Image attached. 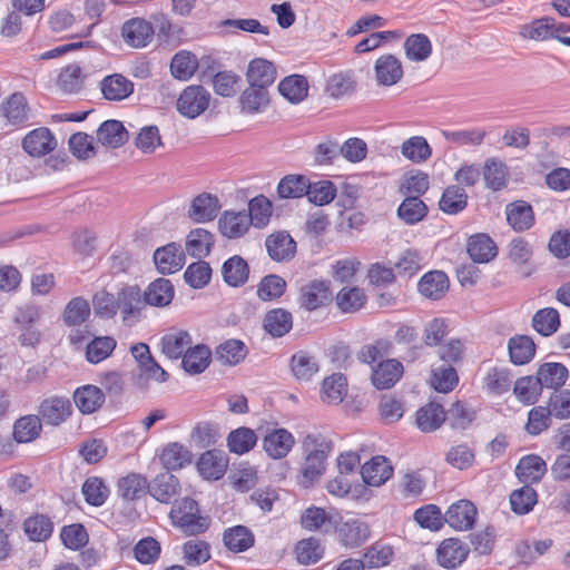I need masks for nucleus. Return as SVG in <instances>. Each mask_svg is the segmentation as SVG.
Wrapping results in <instances>:
<instances>
[{"mask_svg":"<svg viewBox=\"0 0 570 570\" xmlns=\"http://www.w3.org/2000/svg\"><path fill=\"white\" fill-rule=\"evenodd\" d=\"M302 449L304 462L299 471V484L309 488L324 474L334 443L322 433H308L302 440Z\"/></svg>","mask_w":570,"mask_h":570,"instance_id":"obj_1","label":"nucleus"},{"mask_svg":"<svg viewBox=\"0 0 570 570\" xmlns=\"http://www.w3.org/2000/svg\"><path fill=\"white\" fill-rule=\"evenodd\" d=\"M169 519L174 527L180 529L187 535H198L206 532L210 525V519L203 515L199 504L190 497L175 499L171 502Z\"/></svg>","mask_w":570,"mask_h":570,"instance_id":"obj_2","label":"nucleus"},{"mask_svg":"<svg viewBox=\"0 0 570 570\" xmlns=\"http://www.w3.org/2000/svg\"><path fill=\"white\" fill-rule=\"evenodd\" d=\"M210 94L203 86L191 85L179 95L176 107L178 112L189 119L202 115L209 106Z\"/></svg>","mask_w":570,"mask_h":570,"instance_id":"obj_3","label":"nucleus"},{"mask_svg":"<svg viewBox=\"0 0 570 570\" xmlns=\"http://www.w3.org/2000/svg\"><path fill=\"white\" fill-rule=\"evenodd\" d=\"M72 404L66 396L52 395L38 405V415L49 426H60L72 415Z\"/></svg>","mask_w":570,"mask_h":570,"instance_id":"obj_4","label":"nucleus"},{"mask_svg":"<svg viewBox=\"0 0 570 570\" xmlns=\"http://www.w3.org/2000/svg\"><path fill=\"white\" fill-rule=\"evenodd\" d=\"M337 542L346 549L361 547L371 535L370 527L360 519L341 520L334 530Z\"/></svg>","mask_w":570,"mask_h":570,"instance_id":"obj_5","label":"nucleus"},{"mask_svg":"<svg viewBox=\"0 0 570 570\" xmlns=\"http://www.w3.org/2000/svg\"><path fill=\"white\" fill-rule=\"evenodd\" d=\"M294 445V435L284 428L268 429L262 440L263 450L273 460L286 458Z\"/></svg>","mask_w":570,"mask_h":570,"instance_id":"obj_6","label":"nucleus"},{"mask_svg":"<svg viewBox=\"0 0 570 570\" xmlns=\"http://www.w3.org/2000/svg\"><path fill=\"white\" fill-rule=\"evenodd\" d=\"M155 35L153 24L144 18H131L121 26V37L132 48H145Z\"/></svg>","mask_w":570,"mask_h":570,"instance_id":"obj_7","label":"nucleus"},{"mask_svg":"<svg viewBox=\"0 0 570 570\" xmlns=\"http://www.w3.org/2000/svg\"><path fill=\"white\" fill-rule=\"evenodd\" d=\"M117 304L124 323L128 325L139 321L141 309L146 305L138 286H126L120 289L117 294Z\"/></svg>","mask_w":570,"mask_h":570,"instance_id":"obj_8","label":"nucleus"},{"mask_svg":"<svg viewBox=\"0 0 570 570\" xmlns=\"http://www.w3.org/2000/svg\"><path fill=\"white\" fill-rule=\"evenodd\" d=\"M154 263L163 275L174 274L185 265V253L181 245L175 242L157 248L154 253Z\"/></svg>","mask_w":570,"mask_h":570,"instance_id":"obj_9","label":"nucleus"},{"mask_svg":"<svg viewBox=\"0 0 570 570\" xmlns=\"http://www.w3.org/2000/svg\"><path fill=\"white\" fill-rule=\"evenodd\" d=\"M469 547L458 538L444 539L436 549L438 563L445 569H456L468 558Z\"/></svg>","mask_w":570,"mask_h":570,"instance_id":"obj_10","label":"nucleus"},{"mask_svg":"<svg viewBox=\"0 0 570 570\" xmlns=\"http://www.w3.org/2000/svg\"><path fill=\"white\" fill-rule=\"evenodd\" d=\"M476 514V507L471 501L459 500L449 507L444 520L454 530L466 531L473 528Z\"/></svg>","mask_w":570,"mask_h":570,"instance_id":"obj_11","label":"nucleus"},{"mask_svg":"<svg viewBox=\"0 0 570 570\" xmlns=\"http://www.w3.org/2000/svg\"><path fill=\"white\" fill-rule=\"evenodd\" d=\"M265 247L271 259L277 263L289 262L296 254V242L286 230L268 235Z\"/></svg>","mask_w":570,"mask_h":570,"instance_id":"obj_12","label":"nucleus"},{"mask_svg":"<svg viewBox=\"0 0 570 570\" xmlns=\"http://www.w3.org/2000/svg\"><path fill=\"white\" fill-rule=\"evenodd\" d=\"M57 147V139L49 128L39 127L31 130L22 140L23 150L32 157L45 156Z\"/></svg>","mask_w":570,"mask_h":570,"instance_id":"obj_13","label":"nucleus"},{"mask_svg":"<svg viewBox=\"0 0 570 570\" xmlns=\"http://www.w3.org/2000/svg\"><path fill=\"white\" fill-rule=\"evenodd\" d=\"M180 482L177 476L166 471L149 482V494L164 504L171 503L180 494Z\"/></svg>","mask_w":570,"mask_h":570,"instance_id":"obj_14","label":"nucleus"},{"mask_svg":"<svg viewBox=\"0 0 570 570\" xmlns=\"http://www.w3.org/2000/svg\"><path fill=\"white\" fill-rule=\"evenodd\" d=\"M217 225L219 233L224 237L236 239L243 237L252 224L246 210H225L220 215Z\"/></svg>","mask_w":570,"mask_h":570,"instance_id":"obj_15","label":"nucleus"},{"mask_svg":"<svg viewBox=\"0 0 570 570\" xmlns=\"http://www.w3.org/2000/svg\"><path fill=\"white\" fill-rule=\"evenodd\" d=\"M99 88L106 100L121 101L132 95L135 85L122 73H111L101 79Z\"/></svg>","mask_w":570,"mask_h":570,"instance_id":"obj_16","label":"nucleus"},{"mask_svg":"<svg viewBox=\"0 0 570 570\" xmlns=\"http://www.w3.org/2000/svg\"><path fill=\"white\" fill-rule=\"evenodd\" d=\"M72 400L79 412L88 415L97 412L104 405L106 395L100 387L86 384L75 390Z\"/></svg>","mask_w":570,"mask_h":570,"instance_id":"obj_17","label":"nucleus"},{"mask_svg":"<svg viewBox=\"0 0 570 570\" xmlns=\"http://www.w3.org/2000/svg\"><path fill=\"white\" fill-rule=\"evenodd\" d=\"M220 209L217 196L209 193L197 195L188 209V217L195 223H208L216 218Z\"/></svg>","mask_w":570,"mask_h":570,"instance_id":"obj_18","label":"nucleus"},{"mask_svg":"<svg viewBox=\"0 0 570 570\" xmlns=\"http://www.w3.org/2000/svg\"><path fill=\"white\" fill-rule=\"evenodd\" d=\"M402 363L395 358H387L372 367L371 381L376 389L387 390L402 377Z\"/></svg>","mask_w":570,"mask_h":570,"instance_id":"obj_19","label":"nucleus"},{"mask_svg":"<svg viewBox=\"0 0 570 570\" xmlns=\"http://www.w3.org/2000/svg\"><path fill=\"white\" fill-rule=\"evenodd\" d=\"M330 282L314 279L303 286L299 295L301 307L306 311H315L330 301Z\"/></svg>","mask_w":570,"mask_h":570,"instance_id":"obj_20","label":"nucleus"},{"mask_svg":"<svg viewBox=\"0 0 570 570\" xmlns=\"http://www.w3.org/2000/svg\"><path fill=\"white\" fill-rule=\"evenodd\" d=\"M546 473V461L537 454L522 456L515 466V475L524 485L539 483Z\"/></svg>","mask_w":570,"mask_h":570,"instance_id":"obj_21","label":"nucleus"},{"mask_svg":"<svg viewBox=\"0 0 570 570\" xmlns=\"http://www.w3.org/2000/svg\"><path fill=\"white\" fill-rule=\"evenodd\" d=\"M361 475L366 484L380 487L393 475V466L387 458L376 455L362 466Z\"/></svg>","mask_w":570,"mask_h":570,"instance_id":"obj_22","label":"nucleus"},{"mask_svg":"<svg viewBox=\"0 0 570 570\" xmlns=\"http://www.w3.org/2000/svg\"><path fill=\"white\" fill-rule=\"evenodd\" d=\"M227 465V455L223 451L215 449L204 452L197 462L200 475L207 480H219L223 478Z\"/></svg>","mask_w":570,"mask_h":570,"instance_id":"obj_23","label":"nucleus"},{"mask_svg":"<svg viewBox=\"0 0 570 570\" xmlns=\"http://www.w3.org/2000/svg\"><path fill=\"white\" fill-rule=\"evenodd\" d=\"M505 215L508 224L518 233L530 229L535 223L533 208L525 200H515L508 204Z\"/></svg>","mask_w":570,"mask_h":570,"instance_id":"obj_24","label":"nucleus"},{"mask_svg":"<svg viewBox=\"0 0 570 570\" xmlns=\"http://www.w3.org/2000/svg\"><path fill=\"white\" fill-rule=\"evenodd\" d=\"M249 273V265L240 255H233L222 265L223 279L229 287L244 286L248 282Z\"/></svg>","mask_w":570,"mask_h":570,"instance_id":"obj_25","label":"nucleus"},{"mask_svg":"<svg viewBox=\"0 0 570 570\" xmlns=\"http://www.w3.org/2000/svg\"><path fill=\"white\" fill-rule=\"evenodd\" d=\"M482 176L487 188L500 191L507 187L510 171L505 163L497 157H490L483 164Z\"/></svg>","mask_w":570,"mask_h":570,"instance_id":"obj_26","label":"nucleus"},{"mask_svg":"<svg viewBox=\"0 0 570 570\" xmlns=\"http://www.w3.org/2000/svg\"><path fill=\"white\" fill-rule=\"evenodd\" d=\"M293 327V315L289 311L276 307L267 311L263 317L264 331L274 338L285 336Z\"/></svg>","mask_w":570,"mask_h":570,"instance_id":"obj_27","label":"nucleus"},{"mask_svg":"<svg viewBox=\"0 0 570 570\" xmlns=\"http://www.w3.org/2000/svg\"><path fill=\"white\" fill-rule=\"evenodd\" d=\"M376 81L381 86H393L403 77L401 61L391 53L381 56L374 66Z\"/></svg>","mask_w":570,"mask_h":570,"instance_id":"obj_28","label":"nucleus"},{"mask_svg":"<svg viewBox=\"0 0 570 570\" xmlns=\"http://www.w3.org/2000/svg\"><path fill=\"white\" fill-rule=\"evenodd\" d=\"M466 250L474 263H489L498 255V247L487 234H475L468 239Z\"/></svg>","mask_w":570,"mask_h":570,"instance_id":"obj_29","label":"nucleus"},{"mask_svg":"<svg viewBox=\"0 0 570 570\" xmlns=\"http://www.w3.org/2000/svg\"><path fill=\"white\" fill-rule=\"evenodd\" d=\"M191 343V336L187 331L177 330L165 334L160 338L159 346L168 358L178 360L184 357Z\"/></svg>","mask_w":570,"mask_h":570,"instance_id":"obj_30","label":"nucleus"},{"mask_svg":"<svg viewBox=\"0 0 570 570\" xmlns=\"http://www.w3.org/2000/svg\"><path fill=\"white\" fill-rule=\"evenodd\" d=\"M449 277L442 271H431L424 274L419 284V292L430 299L442 298L449 289Z\"/></svg>","mask_w":570,"mask_h":570,"instance_id":"obj_31","label":"nucleus"},{"mask_svg":"<svg viewBox=\"0 0 570 570\" xmlns=\"http://www.w3.org/2000/svg\"><path fill=\"white\" fill-rule=\"evenodd\" d=\"M246 77L250 86L268 88L276 79V68L267 59L255 58L248 65Z\"/></svg>","mask_w":570,"mask_h":570,"instance_id":"obj_32","label":"nucleus"},{"mask_svg":"<svg viewBox=\"0 0 570 570\" xmlns=\"http://www.w3.org/2000/svg\"><path fill=\"white\" fill-rule=\"evenodd\" d=\"M175 295V288L171 281L159 277L151 282L144 292L146 305L164 307L170 304Z\"/></svg>","mask_w":570,"mask_h":570,"instance_id":"obj_33","label":"nucleus"},{"mask_svg":"<svg viewBox=\"0 0 570 570\" xmlns=\"http://www.w3.org/2000/svg\"><path fill=\"white\" fill-rule=\"evenodd\" d=\"M129 135L121 121L109 119L97 129L98 141L110 148H119L128 141Z\"/></svg>","mask_w":570,"mask_h":570,"instance_id":"obj_34","label":"nucleus"},{"mask_svg":"<svg viewBox=\"0 0 570 570\" xmlns=\"http://www.w3.org/2000/svg\"><path fill=\"white\" fill-rule=\"evenodd\" d=\"M42 426L41 419L38 414L20 416L13 423V439L17 443L33 442L41 435Z\"/></svg>","mask_w":570,"mask_h":570,"instance_id":"obj_35","label":"nucleus"},{"mask_svg":"<svg viewBox=\"0 0 570 570\" xmlns=\"http://www.w3.org/2000/svg\"><path fill=\"white\" fill-rule=\"evenodd\" d=\"M446 419L443 406L436 402H429L416 411L415 422L422 432L438 430Z\"/></svg>","mask_w":570,"mask_h":570,"instance_id":"obj_36","label":"nucleus"},{"mask_svg":"<svg viewBox=\"0 0 570 570\" xmlns=\"http://www.w3.org/2000/svg\"><path fill=\"white\" fill-rule=\"evenodd\" d=\"M117 492L126 501H136L149 493V483L146 476L139 473H129L118 480Z\"/></svg>","mask_w":570,"mask_h":570,"instance_id":"obj_37","label":"nucleus"},{"mask_svg":"<svg viewBox=\"0 0 570 570\" xmlns=\"http://www.w3.org/2000/svg\"><path fill=\"white\" fill-rule=\"evenodd\" d=\"M309 189V179L302 174L285 175L278 181L276 193L281 199H296L306 196Z\"/></svg>","mask_w":570,"mask_h":570,"instance_id":"obj_38","label":"nucleus"},{"mask_svg":"<svg viewBox=\"0 0 570 570\" xmlns=\"http://www.w3.org/2000/svg\"><path fill=\"white\" fill-rule=\"evenodd\" d=\"M55 524L50 517L35 513L23 521V531L30 541L45 542L53 532Z\"/></svg>","mask_w":570,"mask_h":570,"instance_id":"obj_39","label":"nucleus"},{"mask_svg":"<svg viewBox=\"0 0 570 570\" xmlns=\"http://www.w3.org/2000/svg\"><path fill=\"white\" fill-rule=\"evenodd\" d=\"M223 542L229 551L240 553L247 551L254 546L255 535L249 528L245 525H235L224 531Z\"/></svg>","mask_w":570,"mask_h":570,"instance_id":"obj_40","label":"nucleus"},{"mask_svg":"<svg viewBox=\"0 0 570 570\" xmlns=\"http://www.w3.org/2000/svg\"><path fill=\"white\" fill-rule=\"evenodd\" d=\"M212 351L205 344L189 347L181 358L183 368L191 375L203 373L210 364Z\"/></svg>","mask_w":570,"mask_h":570,"instance_id":"obj_41","label":"nucleus"},{"mask_svg":"<svg viewBox=\"0 0 570 570\" xmlns=\"http://www.w3.org/2000/svg\"><path fill=\"white\" fill-rule=\"evenodd\" d=\"M469 196L465 189L459 185L448 186L439 200V208L448 215H458L468 206Z\"/></svg>","mask_w":570,"mask_h":570,"instance_id":"obj_42","label":"nucleus"},{"mask_svg":"<svg viewBox=\"0 0 570 570\" xmlns=\"http://www.w3.org/2000/svg\"><path fill=\"white\" fill-rule=\"evenodd\" d=\"M568 375L569 371L562 363L551 362L540 365L535 376L541 383V389L547 387L557 391L566 384Z\"/></svg>","mask_w":570,"mask_h":570,"instance_id":"obj_43","label":"nucleus"},{"mask_svg":"<svg viewBox=\"0 0 570 570\" xmlns=\"http://www.w3.org/2000/svg\"><path fill=\"white\" fill-rule=\"evenodd\" d=\"M214 243L215 237L209 230L195 228L187 235L186 249L190 256L200 259L209 255Z\"/></svg>","mask_w":570,"mask_h":570,"instance_id":"obj_44","label":"nucleus"},{"mask_svg":"<svg viewBox=\"0 0 570 570\" xmlns=\"http://www.w3.org/2000/svg\"><path fill=\"white\" fill-rule=\"evenodd\" d=\"M510 361L515 365L529 363L535 354V344L528 335H515L508 342Z\"/></svg>","mask_w":570,"mask_h":570,"instance_id":"obj_45","label":"nucleus"},{"mask_svg":"<svg viewBox=\"0 0 570 570\" xmlns=\"http://www.w3.org/2000/svg\"><path fill=\"white\" fill-rule=\"evenodd\" d=\"M426 204L417 196H407L397 207L399 218L406 225H415L428 215Z\"/></svg>","mask_w":570,"mask_h":570,"instance_id":"obj_46","label":"nucleus"},{"mask_svg":"<svg viewBox=\"0 0 570 570\" xmlns=\"http://www.w3.org/2000/svg\"><path fill=\"white\" fill-rule=\"evenodd\" d=\"M347 394V380L342 373L325 377L322 383L321 399L330 404H340Z\"/></svg>","mask_w":570,"mask_h":570,"instance_id":"obj_47","label":"nucleus"},{"mask_svg":"<svg viewBox=\"0 0 570 570\" xmlns=\"http://www.w3.org/2000/svg\"><path fill=\"white\" fill-rule=\"evenodd\" d=\"M394 340L397 344L407 346V351L403 356L404 361L414 362L421 356L423 346L419 343V334L415 327L407 324H400L395 332Z\"/></svg>","mask_w":570,"mask_h":570,"instance_id":"obj_48","label":"nucleus"},{"mask_svg":"<svg viewBox=\"0 0 570 570\" xmlns=\"http://www.w3.org/2000/svg\"><path fill=\"white\" fill-rule=\"evenodd\" d=\"M247 347L240 340H227L215 350V357L223 365L234 366L239 364L247 355Z\"/></svg>","mask_w":570,"mask_h":570,"instance_id":"obj_49","label":"nucleus"},{"mask_svg":"<svg viewBox=\"0 0 570 570\" xmlns=\"http://www.w3.org/2000/svg\"><path fill=\"white\" fill-rule=\"evenodd\" d=\"M287 288L286 281L277 274H268L257 284L256 295L262 302H274L281 298Z\"/></svg>","mask_w":570,"mask_h":570,"instance_id":"obj_50","label":"nucleus"},{"mask_svg":"<svg viewBox=\"0 0 570 570\" xmlns=\"http://www.w3.org/2000/svg\"><path fill=\"white\" fill-rule=\"evenodd\" d=\"M278 91L288 101L297 104L307 97L308 82L302 75H292L281 80Z\"/></svg>","mask_w":570,"mask_h":570,"instance_id":"obj_51","label":"nucleus"},{"mask_svg":"<svg viewBox=\"0 0 570 570\" xmlns=\"http://www.w3.org/2000/svg\"><path fill=\"white\" fill-rule=\"evenodd\" d=\"M242 111L257 114L268 106V90L265 87L250 86L243 91L239 98Z\"/></svg>","mask_w":570,"mask_h":570,"instance_id":"obj_52","label":"nucleus"},{"mask_svg":"<svg viewBox=\"0 0 570 570\" xmlns=\"http://www.w3.org/2000/svg\"><path fill=\"white\" fill-rule=\"evenodd\" d=\"M160 462L168 472L178 470L191 462V453L180 443H169L163 450Z\"/></svg>","mask_w":570,"mask_h":570,"instance_id":"obj_53","label":"nucleus"},{"mask_svg":"<svg viewBox=\"0 0 570 570\" xmlns=\"http://www.w3.org/2000/svg\"><path fill=\"white\" fill-rule=\"evenodd\" d=\"M404 50L409 60L425 61L432 53V42L424 33H413L405 39Z\"/></svg>","mask_w":570,"mask_h":570,"instance_id":"obj_54","label":"nucleus"},{"mask_svg":"<svg viewBox=\"0 0 570 570\" xmlns=\"http://www.w3.org/2000/svg\"><path fill=\"white\" fill-rule=\"evenodd\" d=\"M257 440L254 430L240 426L229 432L227 435V446L232 453L242 455L248 453L256 445Z\"/></svg>","mask_w":570,"mask_h":570,"instance_id":"obj_55","label":"nucleus"},{"mask_svg":"<svg viewBox=\"0 0 570 570\" xmlns=\"http://www.w3.org/2000/svg\"><path fill=\"white\" fill-rule=\"evenodd\" d=\"M220 438L219 425L214 422H199L190 433V443L197 449H207L217 443Z\"/></svg>","mask_w":570,"mask_h":570,"instance_id":"obj_56","label":"nucleus"},{"mask_svg":"<svg viewBox=\"0 0 570 570\" xmlns=\"http://www.w3.org/2000/svg\"><path fill=\"white\" fill-rule=\"evenodd\" d=\"M117 346L112 336H96L86 346V360L90 364H98L108 358Z\"/></svg>","mask_w":570,"mask_h":570,"instance_id":"obj_57","label":"nucleus"},{"mask_svg":"<svg viewBox=\"0 0 570 570\" xmlns=\"http://www.w3.org/2000/svg\"><path fill=\"white\" fill-rule=\"evenodd\" d=\"M401 153L412 163L422 164L432 156V148L424 137L413 136L403 141Z\"/></svg>","mask_w":570,"mask_h":570,"instance_id":"obj_58","label":"nucleus"},{"mask_svg":"<svg viewBox=\"0 0 570 570\" xmlns=\"http://www.w3.org/2000/svg\"><path fill=\"white\" fill-rule=\"evenodd\" d=\"M198 67L197 58L194 53L181 50L171 59L170 72L174 78L179 80H188L194 76Z\"/></svg>","mask_w":570,"mask_h":570,"instance_id":"obj_59","label":"nucleus"},{"mask_svg":"<svg viewBox=\"0 0 570 570\" xmlns=\"http://www.w3.org/2000/svg\"><path fill=\"white\" fill-rule=\"evenodd\" d=\"M291 370L299 381H309L318 372V364L306 351H298L291 357Z\"/></svg>","mask_w":570,"mask_h":570,"instance_id":"obj_60","label":"nucleus"},{"mask_svg":"<svg viewBox=\"0 0 570 570\" xmlns=\"http://www.w3.org/2000/svg\"><path fill=\"white\" fill-rule=\"evenodd\" d=\"M532 327L542 336H551L560 327V314L553 307L539 309L532 317Z\"/></svg>","mask_w":570,"mask_h":570,"instance_id":"obj_61","label":"nucleus"},{"mask_svg":"<svg viewBox=\"0 0 570 570\" xmlns=\"http://www.w3.org/2000/svg\"><path fill=\"white\" fill-rule=\"evenodd\" d=\"M513 392L523 404H534L542 393L541 383L537 376H522L514 383Z\"/></svg>","mask_w":570,"mask_h":570,"instance_id":"obj_62","label":"nucleus"},{"mask_svg":"<svg viewBox=\"0 0 570 570\" xmlns=\"http://www.w3.org/2000/svg\"><path fill=\"white\" fill-rule=\"evenodd\" d=\"M538 502V493L530 485H523L510 494L511 510L518 514L523 515L533 510Z\"/></svg>","mask_w":570,"mask_h":570,"instance_id":"obj_63","label":"nucleus"},{"mask_svg":"<svg viewBox=\"0 0 570 570\" xmlns=\"http://www.w3.org/2000/svg\"><path fill=\"white\" fill-rule=\"evenodd\" d=\"M336 305L343 313H355L366 303V295L362 288L344 287L336 295Z\"/></svg>","mask_w":570,"mask_h":570,"instance_id":"obj_64","label":"nucleus"}]
</instances>
